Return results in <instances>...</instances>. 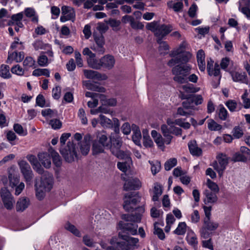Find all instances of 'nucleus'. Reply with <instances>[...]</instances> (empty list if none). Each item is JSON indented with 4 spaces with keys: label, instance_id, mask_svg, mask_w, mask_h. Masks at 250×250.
Returning <instances> with one entry per match:
<instances>
[{
    "label": "nucleus",
    "instance_id": "22",
    "mask_svg": "<svg viewBox=\"0 0 250 250\" xmlns=\"http://www.w3.org/2000/svg\"><path fill=\"white\" fill-rule=\"evenodd\" d=\"M93 37L94 40L97 45V49L95 48V49L101 53H104V40L103 34H97L94 33Z\"/></svg>",
    "mask_w": 250,
    "mask_h": 250
},
{
    "label": "nucleus",
    "instance_id": "27",
    "mask_svg": "<svg viewBox=\"0 0 250 250\" xmlns=\"http://www.w3.org/2000/svg\"><path fill=\"white\" fill-rule=\"evenodd\" d=\"M29 199L23 197L20 198L16 204V210L17 211H23L29 205Z\"/></svg>",
    "mask_w": 250,
    "mask_h": 250
},
{
    "label": "nucleus",
    "instance_id": "47",
    "mask_svg": "<svg viewBox=\"0 0 250 250\" xmlns=\"http://www.w3.org/2000/svg\"><path fill=\"white\" fill-rule=\"evenodd\" d=\"M98 142L104 146L109 147L110 146V139L108 140L107 136L104 134H100L98 136Z\"/></svg>",
    "mask_w": 250,
    "mask_h": 250
},
{
    "label": "nucleus",
    "instance_id": "37",
    "mask_svg": "<svg viewBox=\"0 0 250 250\" xmlns=\"http://www.w3.org/2000/svg\"><path fill=\"white\" fill-rule=\"evenodd\" d=\"M9 66L6 64H1L0 67V76L4 79H9L11 77Z\"/></svg>",
    "mask_w": 250,
    "mask_h": 250
},
{
    "label": "nucleus",
    "instance_id": "28",
    "mask_svg": "<svg viewBox=\"0 0 250 250\" xmlns=\"http://www.w3.org/2000/svg\"><path fill=\"white\" fill-rule=\"evenodd\" d=\"M188 146L192 155L199 156L202 154V150L201 148L197 146L196 141L192 140L190 141L188 144Z\"/></svg>",
    "mask_w": 250,
    "mask_h": 250
},
{
    "label": "nucleus",
    "instance_id": "19",
    "mask_svg": "<svg viewBox=\"0 0 250 250\" xmlns=\"http://www.w3.org/2000/svg\"><path fill=\"white\" fill-rule=\"evenodd\" d=\"M84 74L87 79H96L97 80H105L107 77L105 74H101L97 71L92 70H84Z\"/></svg>",
    "mask_w": 250,
    "mask_h": 250
},
{
    "label": "nucleus",
    "instance_id": "45",
    "mask_svg": "<svg viewBox=\"0 0 250 250\" xmlns=\"http://www.w3.org/2000/svg\"><path fill=\"white\" fill-rule=\"evenodd\" d=\"M218 114L219 118L223 121L226 120L228 116V113L227 109L222 104L219 105L218 106Z\"/></svg>",
    "mask_w": 250,
    "mask_h": 250
},
{
    "label": "nucleus",
    "instance_id": "63",
    "mask_svg": "<svg viewBox=\"0 0 250 250\" xmlns=\"http://www.w3.org/2000/svg\"><path fill=\"white\" fill-rule=\"evenodd\" d=\"M35 61L31 57H27L23 62V64L24 66L30 67L34 65Z\"/></svg>",
    "mask_w": 250,
    "mask_h": 250
},
{
    "label": "nucleus",
    "instance_id": "60",
    "mask_svg": "<svg viewBox=\"0 0 250 250\" xmlns=\"http://www.w3.org/2000/svg\"><path fill=\"white\" fill-rule=\"evenodd\" d=\"M182 105L185 109H193L195 107L190 96H189L186 101L183 102Z\"/></svg>",
    "mask_w": 250,
    "mask_h": 250
},
{
    "label": "nucleus",
    "instance_id": "3",
    "mask_svg": "<svg viewBox=\"0 0 250 250\" xmlns=\"http://www.w3.org/2000/svg\"><path fill=\"white\" fill-rule=\"evenodd\" d=\"M161 129L164 136L167 138L165 141L166 144H170L172 134L180 135L182 131L180 128L175 126H161ZM154 140L159 146H163L164 144V141L160 134V136L157 137Z\"/></svg>",
    "mask_w": 250,
    "mask_h": 250
},
{
    "label": "nucleus",
    "instance_id": "31",
    "mask_svg": "<svg viewBox=\"0 0 250 250\" xmlns=\"http://www.w3.org/2000/svg\"><path fill=\"white\" fill-rule=\"evenodd\" d=\"M216 193H217L210 191L208 189L205 190L204 192V194L206 196L205 201L207 202L208 203H215L218 199Z\"/></svg>",
    "mask_w": 250,
    "mask_h": 250
},
{
    "label": "nucleus",
    "instance_id": "15",
    "mask_svg": "<svg viewBox=\"0 0 250 250\" xmlns=\"http://www.w3.org/2000/svg\"><path fill=\"white\" fill-rule=\"evenodd\" d=\"M172 30V26L170 24H160L158 25L157 29H156L155 36L157 38V39H163L164 37L168 34Z\"/></svg>",
    "mask_w": 250,
    "mask_h": 250
},
{
    "label": "nucleus",
    "instance_id": "9",
    "mask_svg": "<svg viewBox=\"0 0 250 250\" xmlns=\"http://www.w3.org/2000/svg\"><path fill=\"white\" fill-rule=\"evenodd\" d=\"M0 196L5 208L9 210L12 209L15 201L10 191L6 188H3Z\"/></svg>",
    "mask_w": 250,
    "mask_h": 250
},
{
    "label": "nucleus",
    "instance_id": "17",
    "mask_svg": "<svg viewBox=\"0 0 250 250\" xmlns=\"http://www.w3.org/2000/svg\"><path fill=\"white\" fill-rule=\"evenodd\" d=\"M26 158L32 165L33 169L37 173L39 174H42L43 173L44 169L42 167V166L38 162V160L36 156L33 154H28Z\"/></svg>",
    "mask_w": 250,
    "mask_h": 250
},
{
    "label": "nucleus",
    "instance_id": "49",
    "mask_svg": "<svg viewBox=\"0 0 250 250\" xmlns=\"http://www.w3.org/2000/svg\"><path fill=\"white\" fill-rule=\"evenodd\" d=\"M149 164L151 166V170L153 175H155L161 169V164L160 162L157 161L155 162L152 161H149Z\"/></svg>",
    "mask_w": 250,
    "mask_h": 250
},
{
    "label": "nucleus",
    "instance_id": "7",
    "mask_svg": "<svg viewBox=\"0 0 250 250\" xmlns=\"http://www.w3.org/2000/svg\"><path fill=\"white\" fill-rule=\"evenodd\" d=\"M119 237L125 242H117L118 247L122 250H129V246L135 245L139 241L138 238L130 237L128 234L119 233Z\"/></svg>",
    "mask_w": 250,
    "mask_h": 250
},
{
    "label": "nucleus",
    "instance_id": "1",
    "mask_svg": "<svg viewBox=\"0 0 250 250\" xmlns=\"http://www.w3.org/2000/svg\"><path fill=\"white\" fill-rule=\"evenodd\" d=\"M145 205L138 207L136 209L135 214H124L122 216V219L125 220L127 223H123L120 222L119 223V226L122 229V231L119 233H124L126 234L136 235L137 233L138 225L134 223L141 222L142 216L145 212Z\"/></svg>",
    "mask_w": 250,
    "mask_h": 250
},
{
    "label": "nucleus",
    "instance_id": "39",
    "mask_svg": "<svg viewBox=\"0 0 250 250\" xmlns=\"http://www.w3.org/2000/svg\"><path fill=\"white\" fill-rule=\"evenodd\" d=\"M104 146L103 145L97 141L93 142L92 146V152L94 155H96L104 152Z\"/></svg>",
    "mask_w": 250,
    "mask_h": 250
},
{
    "label": "nucleus",
    "instance_id": "12",
    "mask_svg": "<svg viewBox=\"0 0 250 250\" xmlns=\"http://www.w3.org/2000/svg\"><path fill=\"white\" fill-rule=\"evenodd\" d=\"M86 97L91 98L92 101L87 102V105L90 108H94L97 106L99 100H104V95L100 93H96L91 92H86L85 93Z\"/></svg>",
    "mask_w": 250,
    "mask_h": 250
},
{
    "label": "nucleus",
    "instance_id": "2",
    "mask_svg": "<svg viewBox=\"0 0 250 250\" xmlns=\"http://www.w3.org/2000/svg\"><path fill=\"white\" fill-rule=\"evenodd\" d=\"M191 66L189 64H179L172 69V73L174 75L173 79L179 83H186L187 76L189 75Z\"/></svg>",
    "mask_w": 250,
    "mask_h": 250
},
{
    "label": "nucleus",
    "instance_id": "51",
    "mask_svg": "<svg viewBox=\"0 0 250 250\" xmlns=\"http://www.w3.org/2000/svg\"><path fill=\"white\" fill-rule=\"evenodd\" d=\"M65 228L78 237L81 236V233L78 229L73 225L69 223L66 224Z\"/></svg>",
    "mask_w": 250,
    "mask_h": 250
},
{
    "label": "nucleus",
    "instance_id": "52",
    "mask_svg": "<svg viewBox=\"0 0 250 250\" xmlns=\"http://www.w3.org/2000/svg\"><path fill=\"white\" fill-rule=\"evenodd\" d=\"M101 103L103 105L114 106L116 105L117 101L114 98L107 99L104 95V100H101Z\"/></svg>",
    "mask_w": 250,
    "mask_h": 250
},
{
    "label": "nucleus",
    "instance_id": "41",
    "mask_svg": "<svg viewBox=\"0 0 250 250\" xmlns=\"http://www.w3.org/2000/svg\"><path fill=\"white\" fill-rule=\"evenodd\" d=\"M8 179L9 180L10 186L12 188L16 187L19 183L20 178L17 175L13 172L9 171Z\"/></svg>",
    "mask_w": 250,
    "mask_h": 250
},
{
    "label": "nucleus",
    "instance_id": "38",
    "mask_svg": "<svg viewBox=\"0 0 250 250\" xmlns=\"http://www.w3.org/2000/svg\"><path fill=\"white\" fill-rule=\"evenodd\" d=\"M177 56H178L180 64H188L187 62H188L191 59L192 55L189 52H186Z\"/></svg>",
    "mask_w": 250,
    "mask_h": 250
},
{
    "label": "nucleus",
    "instance_id": "40",
    "mask_svg": "<svg viewBox=\"0 0 250 250\" xmlns=\"http://www.w3.org/2000/svg\"><path fill=\"white\" fill-rule=\"evenodd\" d=\"M218 226L217 223L210 221V219H204V226L203 227L209 231L215 230L218 227Z\"/></svg>",
    "mask_w": 250,
    "mask_h": 250
},
{
    "label": "nucleus",
    "instance_id": "50",
    "mask_svg": "<svg viewBox=\"0 0 250 250\" xmlns=\"http://www.w3.org/2000/svg\"><path fill=\"white\" fill-rule=\"evenodd\" d=\"M38 63L41 66H46L48 64V59L47 57L44 55V52H42L38 59Z\"/></svg>",
    "mask_w": 250,
    "mask_h": 250
},
{
    "label": "nucleus",
    "instance_id": "10",
    "mask_svg": "<svg viewBox=\"0 0 250 250\" xmlns=\"http://www.w3.org/2000/svg\"><path fill=\"white\" fill-rule=\"evenodd\" d=\"M207 69L208 73L209 76H214V77H219L218 83L219 84L220 80L221 78L219 65L215 63L214 66V61L211 58H208Z\"/></svg>",
    "mask_w": 250,
    "mask_h": 250
},
{
    "label": "nucleus",
    "instance_id": "23",
    "mask_svg": "<svg viewBox=\"0 0 250 250\" xmlns=\"http://www.w3.org/2000/svg\"><path fill=\"white\" fill-rule=\"evenodd\" d=\"M123 142L121 138L118 137H110V143L109 148L111 153L113 154V150H116L117 151L120 150L122 146Z\"/></svg>",
    "mask_w": 250,
    "mask_h": 250
},
{
    "label": "nucleus",
    "instance_id": "53",
    "mask_svg": "<svg viewBox=\"0 0 250 250\" xmlns=\"http://www.w3.org/2000/svg\"><path fill=\"white\" fill-rule=\"evenodd\" d=\"M177 159L175 158H170L167 160L165 164V168L166 170L168 171L170 170L172 168L177 165Z\"/></svg>",
    "mask_w": 250,
    "mask_h": 250
},
{
    "label": "nucleus",
    "instance_id": "58",
    "mask_svg": "<svg viewBox=\"0 0 250 250\" xmlns=\"http://www.w3.org/2000/svg\"><path fill=\"white\" fill-rule=\"evenodd\" d=\"M11 71L12 73L19 76L23 75L24 72L23 68L19 64L13 66L11 69Z\"/></svg>",
    "mask_w": 250,
    "mask_h": 250
},
{
    "label": "nucleus",
    "instance_id": "4",
    "mask_svg": "<svg viewBox=\"0 0 250 250\" xmlns=\"http://www.w3.org/2000/svg\"><path fill=\"white\" fill-rule=\"evenodd\" d=\"M60 151L65 160L71 163L78 157L75 145L72 142H68L66 146H61Z\"/></svg>",
    "mask_w": 250,
    "mask_h": 250
},
{
    "label": "nucleus",
    "instance_id": "20",
    "mask_svg": "<svg viewBox=\"0 0 250 250\" xmlns=\"http://www.w3.org/2000/svg\"><path fill=\"white\" fill-rule=\"evenodd\" d=\"M91 140V136L87 134L84 136L83 141L81 143L80 145V149L83 155H87L89 151Z\"/></svg>",
    "mask_w": 250,
    "mask_h": 250
},
{
    "label": "nucleus",
    "instance_id": "24",
    "mask_svg": "<svg viewBox=\"0 0 250 250\" xmlns=\"http://www.w3.org/2000/svg\"><path fill=\"white\" fill-rule=\"evenodd\" d=\"M189 122L186 121L185 119H178L175 120L174 122H173L171 120V119H168L167 120V123L168 125H170L171 124H174V125H196L197 122L194 119L191 117H189Z\"/></svg>",
    "mask_w": 250,
    "mask_h": 250
},
{
    "label": "nucleus",
    "instance_id": "26",
    "mask_svg": "<svg viewBox=\"0 0 250 250\" xmlns=\"http://www.w3.org/2000/svg\"><path fill=\"white\" fill-rule=\"evenodd\" d=\"M188 243L195 249H197L198 243L197 237L195 233L191 230H188L186 236Z\"/></svg>",
    "mask_w": 250,
    "mask_h": 250
},
{
    "label": "nucleus",
    "instance_id": "61",
    "mask_svg": "<svg viewBox=\"0 0 250 250\" xmlns=\"http://www.w3.org/2000/svg\"><path fill=\"white\" fill-rule=\"evenodd\" d=\"M182 88L186 92L189 93H195L199 90V88L194 87L192 84L189 83L183 85Z\"/></svg>",
    "mask_w": 250,
    "mask_h": 250
},
{
    "label": "nucleus",
    "instance_id": "64",
    "mask_svg": "<svg viewBox=\"0 0 250 250\" xmlns=\"http://www.w3.org/2000/svg\"><path fill=\"white\" fill-rule=\"evenodd\" d=\"M15 132L21 136H25L27 134V130L24 128L22 126H14Z\"/></svg>",
    "mask_w": 250,
    "mask_h": 250
},
{
    "label": "nucleus",
    "instance_id": "25",
    "mask_svg": "<svg viewBox=\"0 0 250 250\" xmlns=\"http://www.w3.org/2000/svg\"><path fill=\"white\" fill-rule=\"evenodd\" d=\"M189 122L186 121L185 119H178L175 120L174 122H173L171 120V119H168L167 120V123L168 125H170L171 124H174V125H196L197 122L194 119L191 117H189Z\"/></svg>",
    "mask_w": 250,
    "mask_h": 250
},
{
    "label": "nucleus",
    "instance_id": "34",
    "mask_svg": "<svg viewBox=\"0 0 250 250\" xmlns=\"http://www.w3.org/2000/svg\"><path fill=\"white\" fill-rule=\"evenodd\" d=\"M87 62L88 65L95 69H100L101 68V59H97L95 57H91V58H87Z\"/></svg>",
    "mask_w": 250,
    "mask_h": 250
},
{
    "label": "nucleus",
    "instance_id": "48",
    "mask_svg": "<svg viewBox=\"0 0 250 250\" xmlns=\"http://www.w3.org/2000/svg\"><path fill=\"white\" fill-rule=\"evenodd\" d=\"M50 153L52 157L53 163L56 167H60L62 164V162L58 153L52 150V151H50Z\"/></svg>",
    "mask_w": 250,
    "mask_h": 250
},
{
    "label": "nucleus",
    "instance_id": "36",
    "mask_svg": "<svg viewBox=\"0 0 250 250\" xmlns=\"http://www.w3.org/2000/svg\"><path fill=\"white\" fill-rule=\"evenodd\" d=\"M143 145L146 147H151L153 146V142L151 139L147 130L143 131Z\"/></svg>",
    "mask_w": 250,
    "mask_h": 250
},
{
    "label": "nucleus",
    "instance_id": "30",
    "mask_svg": "<svg viewBox=\"0 0 250 250\" xmlns=\"http://www.w3.org/2000/svg\"><path fill=\"white\" fill-rule=\"evenodd\" d=\"M113 155L120 159H125L126 161H130L131 158L130 157V153L128 151H124L121 149L117 151L116 150H113Z\"/></svg>",
    "mask_w": 250,
    "mask_h": 250
},
{
    "label": "nucleus",
    "instance_id": "8",
    "mask_svg": "<svg viewBox=\"0 0 250 250\" xmlns=\"http://www.w3.org/2000/svg\"><path fill=\"white\" fill-rule=\"evenodd\" d=\"M18 165L25 181L27 183L31 182L34 174L29 164L25 160H21L18 162Z\"/></svg>",
    "mask_w": 250,
    "mask_h": 250
},
{
    "label": "nucleus",
    "instance_id": "33",
    "mask_svg": "<svg viewBox=\"0 0 250 250\" xmlns=\"http://www.w3.org/2000/svg\"><path fill=\"white\" fill-rule=\"evenodd\" d=\"M226 105L231 112L239 110L241 108V104L237 103L234 100H229L226 103Z\"/></svg>",
    "mask_w": 250,
    "mask_h": 250
},
{
    "label": "nucleus",
    "instance_id": "59",
    "mask_svg": "<svg viewBox=\"0 0 250 250\" xmlns=\"http://www.w3.org/2000/svg\"><path fill=\"white\" fill-rule=\"evenodd\" d=\"M15 41L12 43L11 45V48L12 49H15L17 48V45H20V47H18L19 50H23L24 48V46L23 45V42H19V38L18 37H15L14 38Z\"/></svg>",
    "mask_w": 250,
    "mask_h": 250
},
{
    "label": "nucleus",
    "instance_id": "13",
    "mask_svg": "<svg viewBox=\"0 0 250 250\" xmlns=\"http://www.w3.org/2000/svg\"><path fill=\"white\" fill-rule=\"evenodd\" d=\"M62 16L60 18L62 22L74 20L75 17V12L73 8L67 6H63L62 7Z\"/></svg>",
    "mask_w": 250,
    "mask_h": 250
},
{
    "label": "nucleus",
    "instance_id": "43",
    "mask_svg": "<svg viewBox=\"0 0 250 250\" xmlns=\"http://www.w3.org/2000/svg\"><path fill=\"white\" fill-rule=\"evenodd\" d=\"M42 115L47 119L52 118L57 116V111L50 108H47L42 110Z\"/></svg>",
    "mask_w": 250,
    "mask_h": 250
},
{
    "label": "nucleus",
    "instance_id": "46",
    "mask_svg": "<svg viewBox=\"0 0 250 250\" xmlns=\"http://www.w3.org/2000/svg\"><path fill=\"white\" fill-rule=\"evenodd\" d=\"M186 43L185 42H182L179 46V47L175 51L172 52L170 54V56L171 57H174L178 55H180L181 53L186 52Z\"/></svg>",
    "mask_w": 250,
    "mask_h": 250
},
{
    "label": "nucleus",
    "instance_id": "14",
    "mask_svg": "<svg viewBox=\"0 0 250 250\" xmlns=\"http://www.w3.org/2000/svg\"><path fill=\"white\" fill-rule=\"evenodd\" d=\"M230 74L233 82L250 85L247 74L245 72L231 71Z\"/></svg>",
    "mask_w": 250,
    "mask_h": 250
},
{
    "label": "nucleus",
    "instance_id": "54",
    "mask_svg": "<svg viewBox=\"0 0 250 250\" xmlns=\"http://www.w3.org/2000/svg\"><path fill=\"white\" fill-rule=\"evenodd\" d=\"M232 161L234 162H246L247 161V158L240 152H236L233 154L232 157Z\"/></svg>",
    "mask_w": 250,
    "mask_h": 250
},
{
    "label": "nucleus",
    "instance_id": "11",
    "mask_svg": "<svg viewBox=\"0 0 250 250\" xmlns=\"http://www.w3.org/2000/svg\"><path fill=\"white\" fill-rule=\"evenodd\" d=\"M228 164V157L223 154L219 155L218 158V163L215 162L213 164L214 168L218 172L220 176L223 175V171L226 169V166Z\"/></svg>",
    "mask_w": 250,
    "mask_h": 250
},
{
    "label": "nucleus",
    "instance_id": "5",
    "mask_svg": "<svg viewBox=\"0 0 250 250\" xmlns=\"http://www.w3.org/2000/svg\"><path fill=\"white\" fill-rule=\"evenodd\" d=\"M123 199L124 208L127 211H130L140 202L141 196L138 192H131L125 194Z\"/></svg>",
    "mask_w": 250,
    "mask_h": 250
},
{
    "label": "nucleus",
    "instance_id": "16",
    "mask_svg": "<svg viewBox=\"0 0 250 250\" xmlns=\"http://www.w3.org/2000/svg\"><path fill=\"white\" fill-rule=\"evenodd\" d=\"M142 186L141 181L137 178L129 179L125 181L124 189L125 191L138 189Z\"/></svg>",
    "mask_w": 250,
    "mask_h": 250
},
{
    "label": "nucleus",
    "instance_id": "55",
    "mask_svg": "<svg viewBox=\"0 0 250 250\" xmlns=\"http://www.w3.org/2000/svg\"><path fill=\"white\" fill-rule=\"evenodd\" d=\"M98 120V123L101 125H113L111 120L102 114L99 116Z\"/></svg>",
    "mask_w": 250,
    "mask_h": 250
},
{
    "label": "nucleus",
    "instance_id": "62",
    "mask_svg": "<svg viewBox=\"0 0 250 250\" xmlns=\"http://www.w3.org/2000/svg\"><path fill=\"white\" fill-rule=\"evenodd\" d=\"M233 136L235 138L239 139L243 135V131L239 126H236L233 130Z\"/></svg>",
    "mask_w": 250,
    "mask_h": 250
},
{
    "label": "nucleus",
    "instance_id": "18",
    "mask_svg": "<svg viewBox=\"0 0 250 250\" xmlns=\"http://www.w3.org/2000/svg\"><path fill=\"white\" fill-rule=\"evenodd\" d=\"M115 62V60L112 55H105L101 59V68L111 69L113 67Z\"/></svg>",
    "mask_w": 250,
    "mask_h": 250
},
{
    "label": "nucleus",
    "instance_id": "6",
    "mask_svg": "<svg viewBox=\"0 0 250 250\" xmlns=\"http://www.w3.org/2000/svg\"><path fill=\"white\" fill-rule=\"evenodd\" d=\"M40 174L42 175L40 181L36 182L35 187L38 186L42 189L49 191L53 187V177L52 174L48 171H44V169L43 173Z\"/></svg>",
    "mask_w": 250,
    "mask_h": 250
},
{
    "label": "nucleus",
    "instance_id": "44",
    "mask_svg": "<svg viewBox=\"0 0 250 250\" xmlns=\"http://www.w3.org/2000/svg\"><path fill=\"white\" fill-rule=\"evenodd\" d=\"M187 230V225L185 222H180L176 229L174 231V233L178 235L185 234Z\"/></svg>",
    "mask_w": 250,
    "mask_h": 250
},
{
    "label": "nucleus",
    "instance_id": "35",
    "mask_svg": "<svg viewBox=\"0 0 250 250\" xmlns=\"http://www.w3.org/2000/svg\"><path fill=\"white\" fill-rule=\"evenodd\" d=\"M162 189L160 185L155 183L153 188V195L152 197V201L154 202L158 201L159 197L162 195Z\"/></svg>",
    "mask_w": 250,
    "mask_h": 250
},
{
    "label": "nucleus",
    "instance_id": "29",
    "mask_svg": "<svg viewBox=\"0 0 250 250\" xmlns=\"http://www.w3.org/2000/svg\"><path fill=\"white\" fill-rule=\"evenodd\" d=\"M132 140L133 142L137 146L141 147V139L142 138L141 133L140 129L138 126H135V127L133 129Z\"/></svg>",
    "mask_w": 250,
    "mask_h": 250
},
{
    "label": "nucleus",
    "instance_id": "32",
    "mask_svg": "<svg viewBox=\"0 0 250 250\" xmlns=\"http://www.w3.org/2000/svg\"><path fill=\"white\" fill-rule=\"evenodd\" d=\"M85 86L88 90L97 91L99 92H104L105 88L102 86H100L97 83H92L90 81H87L85 83Z\"/></svg>",
    "mask_w": 250,
    "mask_h": 250
},
{
    "label": "nucleus",
    "instance_id": "56",
    "mask_svg": "<svg viewBox=\"0 0 250 250\" xmlns=\"http://www.w3.org/2000/svg\"><path fill=\"white\" fill-rule=\"evenodd\" d=\"M110 112V110L108 107H107V105H103L100 106L96 110H91V113L92 114H96L100 112L107 114L109 113Z\"/></svg>",
    "mask_w": 250,
    "mask_h": 250
},
{
    "label": "nucleus",
    "instance_id": "42",
    "mask_svg": "<svg viewBox=\"0 0 250 250\" xmlns=\"http://www.w3.org/2000/svg\"><path fill=\"white\" fill-rule=\"evenodd\" d=\"M32 75L36 77L44 76L46 77H49L50 71L46 68H37L33 71Z\"/></svg>",
    "mask_w": 250,
    "mask_h": 250
},
{
    "label": "nucleus",
    "instance_id": "21",
    "mask_svg": "<svg viewBox=\"0 0 250 250\" xmlns=\"http://www.w3.org/2000/svg\"><path fill=\"white\" fill-rule=\"evenodd\" d=\"M39 160L46 168L51 167V162L49 154L47 152H40L38 154Z\"/></svg>",
    "mask_w": 250,
    "mask_h": 250
},
{
    "label": "nucleus",
    "instance_id": "57",
    "mask_svg": "<svg viewBox=\"0 0 250 250\" xmlns=\"http://www.w3.org/2000/svg\"><path fill=\"white\" fill-rule=\"evenodd\" d=\"M207 185L212 192H214L215 193H218L219 192V188L218 185L210 179H208L207 180Z\"/></svg>",
    "mask_w": 250,
    "mask_h": 250
}]
</instances>
